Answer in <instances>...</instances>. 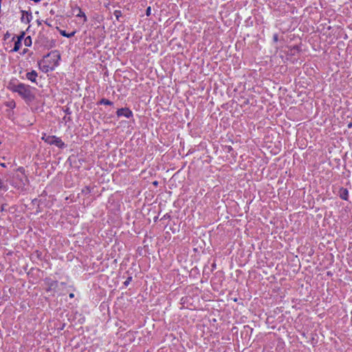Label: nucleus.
<instances>
[{"label": "nucleus", "instance_id": "obj_1", "mask_svg": "<svg viewBox=\"0 0 352 352\" xmlns=\"http://www.w3.org/2000/svg\"><path fill=\"white\" fill-rule=\"evenodd\" d=\"M12 91L17 92L21 97L28 100H32L34 98L29 86L23 84L14 86Z\"/></svg>", "mask_w": 352, "mask_h": 352}, {"label": "nucleus", "instance_id": "obj_2", "mask_svg": "<svg viewBox=\"0 0 352 352\" xmlns=\"http://www.w3.org/2000/svg\"><path fill=\"white\" fill-rule=\"evenodd\" d=\"M42 140L50 145H56L57 147L60 148L65 147V144L60 140V138H57L54 135H46L45 134L42 137Z\"/></svg>", "mask_w": 352, "mask_h": 352}, {"label": "nucleus", "instance_id": "obj_3", "mask_svg": "<svg viewBox=\"0 0 352 352\" xmlns=\"http://www.w3.org/2000/svg\"><path fill=\"white\" fill-rule=\"evenodd\" d=\"M118 116H124L126 118H129L132 115V112L126 108H122L117 111Z\"/></svg>", "mask_w": 352, "mask_h": 352}, {"label": "nucleus", "instance_id": "obj_4", "mask_svg": "<svg viewBox=\"0 0 352 352\" xmlns=\"http://www.w3.org/2000/svg\"><path fill=\"white\" fill-rule=\"evenodd\" d=\"M27 78L33 82H36V78L37 73L35 71H32L26 74Z\"/></svg>", "mask_w": 352, "mask_h": 352}, {"label": "nucleus", "instance_id": "obj_5", "mask_svg": "<svg viewBox=\"0 0 352 352\" xmlns=\"http://www.w3.org/2000/svg\"><path fill=\"white\" fill-rule=\"evenodd\" d=\"M340 197L344 200L348 199V190L346 188H341L340 190Z\"/></svg>", "mask_w": 352, "mask_h": 352}, {"label": "nucleus", "instance_id": "obj_6", "mask_svg": "<svg viewBox=\"0 0 352 352\" xmlns=\"http://www.w3.org/2000/svg\"><path fill=\"white\" fill-rule=\"evenodd\" d=\"M76 9H77V10L78 12L76 14V16H78V17H82L84 22H86L87 21V16H86L85 14L81 10V9L80 8H77Z\"/></svg>", "mask_w": 352, "mask_h": 352}, {"label": "nucleus", "instance_id": "obj_7", "mask_svg": "<svg viewBox=\"0 0 352 352\" xmlns=\"http://www.w3.org/2000/svg\"><path fill=\"white\" fill-rule=\"evenodd\" d=\"M21 45V39L18 38V40L14 43V47L13 50L15 52L18 51L20 49Z\"/></svg>", "mask_w": 352, "mask_h": 352}, {"label": "nucleus", "instance_id": "obj_8", "mask_svg": "<svg viewBox=\"0 0 352 352\" xmlns=\"http://www.w3.org/2000/svg\"><path fill=\"white\" fill-rule=\"evenodd\" d=\"M100 102V104H107V105L112 104V102L110 100L105 99V98L102 99Z\"/></svg>", "mask_w": 352, "mask_h": 352}, {"label": "nucleus", "instance_id": "obj_9", "mask_svg": "<svg viewBox=\"0 0 352 352\" xmlns=\"http://www.w3.org/2000/svg\"><path fill=\"white\" fill-rule=\"evenodd\" d=\"M52 55L54 57L57 58V61L60 60V56L59 54H58L56 52H52V53L48 54V56Z\"/></svg>", "mask_w": 352, "mask_h": 352}, {"label": "nucleus", "instance_id": "obj_10", "mask_svg": "<svg viewBox=\"0 0 352 352\" xmlns=\"http://www.w3.org/2000/svg\"><path fill=\"white\" fill-rule=\"evenodd\" d=\"M113 14L117 20H118L119 18L122 16V12L120 10H116Z\"/></svg>", "mask_w": 352, "mask_h": 352}, {"label": "nucleus", "instance_id": "obj_11", "mask_svg": "<svg viewBox=\"0 0 352 352\" xmlns=\"http://www.w3.org/2000/svg\"><path fill=\"white\" fill-rule=\"evenodd\" d=\"M60 33H61L62 35H63L65 36H67L68 38L73 36L74 35V34H75L74 32H72L70 34H66L65 31H61Z\"/></svg>", "mask_w": 352, "mask_h": 352}, {"label": "nucleus", "instance_id": "obj_12", "mask_svg": "<svg viewBox=\"0 0 352 352\" xmlns=\"http://www.w3.org/2000/svg\"><path fill=\"white\" fill-rule=\"evenodd\" d=\"M31 43V38L30 36H28L25 39V43L26 45H29L30 43Z\"/></svg>", "mask_w": 352, "mask_h": 352}, {"label": "nucleus", "instance_id": "obj_13", "mask_svg": "<svg viewBox=\"0 0 352 352\" xmlns=\"http://www.w3.org/2000/svg\"><path fill=\"white\" fill-rule=\"evenodd\" d=\"M151 7H148L147 9H146V16H149L151 14Z\"/></svg>", "mask_w": 352, "mask_h": 352}, {"label": "nucleus", "instance_id": "obj_14", "mask_svg": "<svg viewBox=\"0 0 352 352\" xmlns=\"http://www.w3.org/2000/svg\"><path fill=\"white\" fill-rule=\"evenodd\" d=\"M0 188L1 189H6V186H4L3 183L0 179Z\"/></svg>", "mask_w": 352, "mask_h": 352}, {"label": "nucleus", "instance_id": "obj_15", "mask_svg": "<svg viewBox=\"0 0 352 352\" xmlns=\"http://www.w3.org/2000/svg\"><path fill=\"white\" fill-rule=\"evenodd\" d=\"M274 41L275 42H276L278 41V35L277 34L274 35Z\"/></svg>", "mask_w": 352, "mask_h": 352}, {"label": "nucleus", "instance_id": "obj_16", "mask_svg": "<svg viewBox=\"0 0 352 352\" xmlns=\"http://www.w3.org/2000/svg\"><path fill=\"white\" fill-rule=\"evenodd\" d=\"M12 106H13V107H14V106H15V103H14V102H11L10 105H9V107H12Z\"/></svg>", "mask_w": 352, "mask_h": 352}, {"label": "nucleus", "instance_id": "obj_17", "mask_svg": "<svg viewBox=\"0 0 352 352\" xmlns=\"http://www.w3.org/2000/svg\"><path fill=\"white\" fill-rule=\"evenodd\" d=\"M74 296V294L72 293V294H69V297L70 298H73Z\"/></svg>", "mask_w": 352, "mask_h": 352}, {"label": "nucleus", "instance_id": "obj_18", "mask_svg": "<svg viewBox=\"0 0 352 352\" xmlns=\"http://www.w3.org/2000/svg\"><path fill=\"white\" fill-rule=\"evenodd\" d=\"M1 166H3V167H6V164H5L4 163H1Z\"/></svg>", "mask_w": 352, "mask_h": 352}, {"label": "nucleus", "instance_id": "obj_19", "mask_svg": "<svg viewBox=\"0 0 352 352\" xmlns=\"http://www.w3.org/2000/svg\"><path fill=\"white\" fill-rule=\"evenodd\" d=\"M153 184H154V185H157V182H153Z\"/></svg>", "mask_w": 352, "mask_h": 352}]
</instances>
